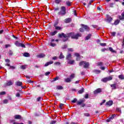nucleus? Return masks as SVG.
<instances>
[{
  "mask_svg": "<svg viewBox=\"0 0 124 124\" xmlns=\"http://www.w3.org/2000/svg\"><path fill=\"white\" fill-rule=\"evenodd\" d=\"M81 36H82V34L79 33L75 34V33L73 32L67 33L66 34L62 33V41L64 42L67 41L69 37H71L72 39H76L77 40V39H78L79 37H81Z\"/></svg>",
  "mask_w": 124,
  "mask_h": 124,
  "instance_id": "1",
  "label": "nucleus"
},
{
  "mask_svg": "<svg viewBox=\"0 0 124 124\" xmlns=\"http://www.w3.org/2000/svg\"><path fill=\"white\" fill-rule=\"evenodd\" d=\"M59 23L60 22L59 18H57L53 25V27H54V29L55 30V31L50 33V35L51 36H54V35H56V34L58 33V31H62V25L60 26H58Z\"/></svg>",
  "mask_w": 124,
  "mask_h": 124,
  "instance_id": "2",
  "label": "nucleus"
},
{
  "mask_svg": "<svg viewBox=\"0 0 124 124\" xmlns=\"http://www.w3.org/2000/svg\"><path fill=\"white\" fill-rule=\"evenodd\" d=\"M55 12L57 13L59 16H62V6L60 7H57L54 9Z\"/></svg>",
  "mask_w": 124,
  "mask_h": 124,
  "instance_id": "3",
  "label": "nucleus"
},
{
  "mask_svg": "<svg viewBox=\"0 0 124 124\" xmlns=\"http://www.w3.org/2000/svg\"><path fill=\"white\" fill-rule=\"evenodd\" d=\"M82 65L83 66L84 68H88L90 65V64H89V62H86V61H81L79 62V66H82Z\"/></svg>",
  "mask_w": 124,
  "mask_h": 124,
  "instance_id": "4",
  "label": "nucleus"
},
{
  "mask_svg": "<svg viewBox=\"0 0 124 124\" xmlns=\"http://www.w3.org/2000/svg\"><path fill=\"white\" fill-rule=\"evenodd\" d=\"M15 44L16 46L17 47H22V48H26V46H25L24 44L19 43L18 41H16Z\"/></svg>",
  "mask_w": 124,
  "mask_h": 124,
  "instance_id": "5",
  "label": "nucleus"
},
{
  "mask_svg": "<svg viewBox=\"0 0 124 124\" xmlns=\"http://www.w3.org/2000/svg\"><path fill=\"white\" fill-rule=\"evenodd\" d=\"M106 17H107V22H108V23H110L112 20H113V18H112V17L109 16V15H106Z\"/></svg>",
  "mask_w": 124,
  "mask_h": 124,
  "instance_id": "6",
  "label": "nucleus"
},
{
  "mask_svg": "<svg viewBox=\"0 0 124 124\" xmlns=\"http://www.w3.org/2000/svg\"><path fill=\"white\" fill-rule=\"evenodd\" d=\"M82 27H83V28L84 29H85V31H90V27H89V26H88L87 25H84V24H81Z\"/></svg>",
  "mask_w": 124,
  "mask_h": 124,
  "instance_id": "7",
  "label": "nucleus"
},
{
  "mask_svg": "<svg viewBox=\"0 0 124 124\" xmlns=\"http://www.w3.org/2000/svg\"><path fill=\"white\" fill-rule=\"evenodd\" d=\"M101 89L98 88L96 90H95L93 93L94 94H96L97 93H101Z\"/></svg>",
  "mask_w": 124,
  "mask_h": 124,
  "instance_id": "8",
  "label": "nucleus"
},
{
  "mask_svg": "<svg viewBox=\"0 0 124 124\" xmlns=\"http://www.w3.org/2000/svg\"><path fill=\"white\" fill-rule=\"evenodd\" d=\"M72 58V55H71V54L69 53L66 56V60H67V61H70V60H71Z\"/></svg>",
  "mask_w": 124,
  "mask_h": 124,
  "instance_id": "9",
  "label": "nucleus"
},
{
  "mask_svg": "<svg viewBox=\"0 0 124 124\" xmlns=\"http://www.w3.org/2000/svg\"><path fill=\"white\" fill-rule=\"evenodd\" d=\"M115 117H116V114H113L110 117H109L107 120V123H109V122H110V121H111V120H113V119H114V118H115Z\"/></svg>",
  "mask_w": 124,
  "mask_h": 124,
  "instance_id": "10",
  "label": "nucleus"
},
{
  "mask_svg": "<svg viewBox=\"0 0 124 124\" xmlns=\"http://www.w3.org/2000/svg\"><path fill=\"white\" fill-rule=\"evenodd\" d=\"M119 18L122 21L124 20V11L122 13L121 16H119Z\"/></svg>",
  "mask_w": 124,
  "mask_h": 124,
  "instance_id": "11",
  "label": "nucleus"
},
{
  "mask_svg": "<svg viewBox=\"0 0 124 124\" xmlns=\"http://www.w3.org/2000/svg\"><path fill=\"white\" fill-rule=\"evenodd\" d=\"M45 56H46L45 54H44V53H41L37 55V58H44Z\"/></svg>",
  "mask_w": 124,
  "mask_h": 124,
  "instance_id": "12",
  "label": "nucleus"
},
{
  "mask_svg": "<svg viewBox=\"0 0 124 124\" xmlns=\"http://www.w3.org/2000/svg\"><path fill=\"white\" fill-rule=\"evenodd\" d=\"M64 23H70V22H71V18H66L64 20Z\"/></svg>",
  "mask_w": 124,
  "mask_h": 124,
  "instance_id": "13",
  "label": "nucleus"
},
{
  "mask_svg": "<svg viewBox=\"0 0 124 124\" xmlns=\"http://www.w3.org/2000/svg\"><path fill=\"white\" fill-rule=\"evenodd\" d=\"M71 81H72V79L70 78L64 79V81L66 82V83H70Z\"/></svg>",
  "mask_w": 124,
  "mask_h": 124,
  "instance_id": "14",
  "label": "nucleus"
},
{
  "mask_svg": "<svg viewBox=\"0 0 124 124\" xmlns=\"http://www.w3.org/2000/svg\"><path fill=\"white\" fill-rule=\"evenodd\" d=\"M66 14V9L65 7L62 6V15H65Z\"/></svg>",
  "mask_w": 124,
  "mask_h": 124,
  "instance_id": "15",
  "label": "nucleus"
},
{
  "mask_svg": "<svg viewBox=\"0 0 124 124\" xmlns=\"http://www.w3.org/2000/svg\"><path fill=\"white\" fill-rule=\"evenodd\" d=\"M85 102V99L80 100L79 101H78V105H81V104H83V103Z\"/></svg>",
  "mask_w": 124,
  "mask_h": 124,
  "instance_id": "16",
  "label": "nucleus"
},
{
  "mask_svg": "<svg viewBox=\"0 0 124 124\" xmlns=\"http://www.w3.org/2000/svg\"><path fill=\"white\" fill-rule=\"evenodd\" d=\"M67 62L69 64H73L74 62H75V61L70 60L67 61Z\"/></svg>",
  "mask_w": 124,
  "mask_h": 124,
  "instance_id": "17",
  "label": "nucleus"
},
{
  "mask_svg": "<svg viewBox=\"0 0 124 124\" xmlns=\"http://www.w3.org/2000/svg\"><path fill=\"white\" fill-rule=\"evenodd\" d=\"M15 119H16V120H20L22 119V117L20 115H15Z\"/></svg>",
  "mask_w": 124,
  "mask_h": 124,
  "instance_id": "18",
  "label": "nucleus"
},
{
  "mask_svg": "<svg viewBox=\"0 0 124 124\" xmlns=\"http://www.w3.org/2000/svg\"><path fill=\"white\" fill-rule=\"evenodd\" d=\"M106 105H109V106H111L113 105V101H109L108 102H106Z\"/></svg>",
  "mask_w": 124,
  "mask_h": 124,
  "instance_id": "19",
  "label": "nucleus"
},
{
  "mask_svg": "<svg viewBox=\"0 0 124 124\" xmlns=\"http://www.w3.org/2000/svg\"><path fill=\"white\" fill-rule=\"evenodd\" d=\"M53 63H54V62L53 61L48 62L47 63H45V66H48V65L50 64H52Z\"/></svg>",
  "mask_w": 124,
  "mask_h": 124,
  "instance_id": "20",
  "label": "nucleus"
},
{
  "mask_svg": "<svg viewBox=\"0 0 124 124\" xmlns=\"http://www.w3.org/2000/svg\"><path fill=\"white\" fill-rule=\"evenodd\" d=\"M16 85L18 87H21V86H23V82H22L21 81H17L16 82Z\"/></svg>",
  "mask_w": 124,
  "mask_h": 124,
  "instance_id": "21",
  "label": "nucleus"
},
{
  "mask_svg": "<svg viewBox=\"0 0 124 124\" xmlns=\"http://www.w3.org/2000/svg\"><path fill=\"white\" fill-rule=\"evenodd\" d=\"M57 37L59 39H60L61 38H62V33H59L57 35Z\"/></svg>",
  "mask_w": 124,
  "mask_h": 124,
  "instance_id": "22",
  "label": "nucleus"
},
{
  "mask_svg": "<svg viewBox=\"0 0 124 124\" xmlns=\"http://www.w3.org/2000/svg\"><path fill=\"white\" fill-rule=\"evenodd\" d=\"M110 87H111L112 90H116V89H117V86H116V84H111L110 85Z\"/></svg>",
  "mask_w": 124,
  "mask_h": 124,
  "instance_id": "23",
  "label": "nucleus"
},
{
  "mask_svg": "<svg viewBox=\"0 0 124 124\" xmlns=\"http://www.w3.org/2000/svg\"><path fill=\"white\" fill-rule=\"evenodd\" d=\"M61 79V78L59 76H57L56 78H53V80H52V82H55V81H57V80H60Z\"/></svg>",
  "mask_w": 124,
  "mask_h": 124,
  "instance_id": "24",
  "label": "nucleus"
},
{
  "mask_svg": "<svg viewBox=\"0 0 124 124\" xmlns=\"http://www.w3.org/2000/svg\"><path fill=\"white\" fill-rule=\"evenodd\" d=\"M84 92H85V89L83 88H82L80 90L78 91V93H79V94L83 93Z\"/></svg>",
  "mask_w": 124,
  "mask_h": 124,
  "instance_id": "25",
  "label": "nucleus"
},
{
  "mask_svg": "<svg viewBox=\"0 0 124 124\" xmlns=\"http://www.w3.org/2000/svg\"><path fill=\"white\" fill-rule=\"evenodd\" d=\"M23 56H24V57H26V58H28V57H30V53H29L28 52H25L24 53Z\"/></svg>",
  "mask_w": 124,
  "mask_h": 124,
  "instance_id": "26",
  "label": "nucleus"
},
{
  "mask_svg": "<svg viewBox=\"0 0 124 124\" xmlns=\"http://www.w3.org/2000/svg\"><path fill=\"white\" fill-rule=\"evenodd\" d=\"M92 36V34H88V36H87L86 37H85V40H89V39H91V37Z\"/></svg>",
  "mask_w": 124,
  "mask_h": 124,
  "instance_id": "27",
  "label": "nucleus"
},
{
  "mask_svg": "<svg viewBox=\"0 0 124 124\" xmlns=\"http://www.w3.org/2000/svg\"><path fill=\"white\" fill-rule=\"evenodd\" d=\"M11 85H13V83L11 81H9L6 83V86H11Z\"/></svg>",
  "mask_w": 124,
  "mask_h": 124,
  "instance_id": "28",
  "label": "nucleus"
},
{
  "mask_svg": "<svg viewBox=\"0 0 124 124\" xmlns=\"http://www.w3.org/2000/svg\"><path fill=\"white\" fill-rule=\"evenodd\" d=\"M27 65H22L21 66H20V68L21 69H25L26 68H27Z\"/></svg>",
  "mask_w": 124,
  "mask_h": 124,
  "instance_id": "29",
  "label": "nucleus"
},
{
  "mask_svg": "<svg viewBox=\"0 0 124 124\" xmlns=\"http://www.w3.org/2000/svg\"><path fill=\"white\" fill-rule=\"evenodd\" d=\"M62 2V0H55V3H56V4H60Z\"/></svg>",
  "mask_w": 124,
  "mask_h": 124,
  "instance_id": "30",
  "label": "nucleus"
},
{
  "mask_svg": "<svg viewBox=\"0 0 124 124\" xmlns=\"http://www.w3.org/2000/svg\"><path fill=\"white\" fill-rule=\"evenodd\" d=\"M56 90H62V86L61 85L56 86Z\"/></svg>",
  "mask_w": 124,
  "mask_h": 124,
  "instance_id": "31",
  "label": "nucleus"
},
{
  "mask_svg": "<svg viewBox=\"0 0 124 124\" xmlns=\"http://www.w3.org/2000/svg\"><path fill=\"white\" fill-rule=\"evenodd\" d=\"M70 78L72 80L74 78H75V74H72L70 76Z\"/></svg>",
  "mask_w": 124,
  "mask_h": 124,
  "instance_id": "32",
  "label": "nucleus"
},
{
  "mask_svg": "<svg viewBox=\"0 0 124 124\" xmlns=\"http://www.w3.org/2000/svg\"><path fill=\"white\" fill-rule=\"evenodd\" d=\"M108 49L109 51H110V52H111L112 53H116V51L114 50V49H113V48L109 47Z\"/></svg>",
  "mask_w": 124,
  "mask_h": 124,
  "instance_id": "33",
  "label": "nucleus"
},
{
  "mask_svg": "<svg viewBox=\"0 0 124 124\" xmlns=\"http://www.w3.org/2000/svg\"><path fill=\"white\" fill-rule=\"evenodd\" d=\"M120 23V20H116L114 23H113L114 25H117Z\"/></svg>",
  "mask_w": 124,
  "mask_h": 124,
  "instance_id": "34",
  "label": "nucleus"
},
{
  "mask_svg": "<svg viewBox=\"0 0 124 124\" xmlns=\"http://www.w3.org/2000/svg\"><path fill=\"white\" fill-rule=\"evenodd\" d=\"M101 81H102V82H104V83H106V82H107L108 79H107V78H105L103 79H102Z\"/></svg>",
  "mask_w": 124,
  "mask_h": 124,
  "instance_id": "35",
  "label": "nucleus"
},
{
  "mask_svg": "<svg viewBox=\"0 0 124 124\" xmlns=\"http://www.w3.org/2000/svg\"><path fill=\"white\" fill-rule=\"evenodd\" d=\"M119 79H121V80L124 79V76L123 75H121L119 76Z\"/></svg>",
  "mask_w": 124,
  "mask_h": 124,
  "instance_id": "36",
  "label": "nucleus"
},
{
  "mask_svg": "<svg viewBox=\"0 0 124 124\" xmlns=\"http://www.w3.org/2000/svg\"><path fill=\"white\" fill-rule=\"evenodd\" d=\"M8 54L9 56H12V55H13V51H12V50H9Z\"/></svg>",
  "mask_w": 124,
  "mask_h": 124,
  "instance_id": "37",
  "label": "nucleus"
},
{
  "mask_svg": "<svg viewBox=\"0 0 124 124\" xmlns=\"http://www.w3.org/2000/svg\"><path fill=\"white\" fill-rule=\"evenodd\" d=\"M4 94H6V92L4 91L0 92V95H4Z\"/></svg>",
  "mask_w": 124,
  "mask_h": 124,
  "instance_id": "38",
  "label": "nucleus"
},
{
  "mask_svg": "<svg viewBox=\"0 0 124 124\" xmlns=\"http://www.w3.org/2000/svg\"><path fill=\"white\" fill-rule=\"evenodd\" d=\"M107 79L108 80V81H111V80H112V79H113V78L112 77H108L107 78Z\"/></svg>",
  "mask_w": 124,
  "mask_h": 124,
  "instance_id": "39",
  "label": "nucleus"
},
{
  "mask_svg": "<svg viewBox=\"0 0 124 124\" xmlns=\"http://www.w3.org/2000/svg\"><path fill=\"white\" fill-rule=\"evenodd\" d=\"M94 72H95V73H96V74H98V73H100V71L98 70H94Z\"/></svg>",
  "mask_w": 124,
  "mask_h": 124,
  "instance_id": "40",
  "label": "nucleus"
},
{
  "mask_svg": "<svg viewBox=\"0 0 124 124\" xmlns=\"http://www.w3.org/2000/svg\"><path fill=\"white\" fill-rule=\"evenodd\" d=\"M84 116L85 117H90V116L91 115H90L89 113H84Z\"/></svg>",
  "mask_w": 124,
  "mask_h": 124,
  "instance_id": "41",
  "label": "nucleus"
},
{
  "mask_svg": "<svg viewBox=\"0 0 124 124\" xmlns=\"http://www.w3.org/2000/svg\"><path fill=\"white\" fill-rule=\"evenodd\" d=\"M100 45L101 46H106L107 44H106V43H100Z\"/></svg>",
  "mask_w": 124,
  "mask_h": 124,
  "instance_id": "42",
  "label": "nucleus"
},
{
  "mask_svg": "<svg viewBox=\"0 0 124 124\" xmlns=\"http://www.w3.org/2000/svg\"><path fill=\"white\" fill-rule=\"evenodd\" d=\"M50 45H51V46H52V47H55V46H56L57 45L56 44H54V43L51 42Z\"/></svg>",
  "mask_w": 124,
  "mask_h": 124,
  "instance_id": "43",
  "label": "nucleus"
},
{
  "mask_svg": "<svg viewBox=\"0 0 124 124\" xmlns=\"http://www.w3.org/2000/svg\"><path fill=\"white\" fill-rule=\"evenodd\" d=\"M116 111H117V112H120V113H122V110H121L120 108H116Z\"/></svg>",
  "mask_w": 124,
  "mask_h": 124,
  "instance_id": "44",
  "label": "nucleus"
},
{
  "mask_svg": "<svg viewBox=\"0 0 124 124\" xmlns=\"http://www.w3.org/2000/svg\"><path fill=\"white\" fill-rule=\"evenodd\" d=\"M15 68H16L15 66H10V68H9V69H15Z\"/></svg>",
  "mask_w": 124,
  "mask_h": 124,
  "instance_id": "45",
  "label": "nucleus"
},
{
  "mask_svg": "<svg viewBox=\"0 0 124 124\" xmlns=\"http://www.w3.org/2000/svg\"><path fill=\"white\" fill-rule=\"evenodd\" d=\"M8 47H11V45L9 44L5 45V47L7 49Z\"/></svg>",
  "mask_w": 124,
  "mask_h": 124,
  "instance_id": "46",
  "label": "nucleus"
},
{
  "mask_svg": "<svg viewBox=\"0 0 124 124\" xmlns=\"http://www.w3.org/2000/svg\"><path fill=\"white\" fill-rule=\"evenodd\" d=\"M77 101V98H74L73 100H72V103H75Z\"/></svg>",
  "mask_w": 124,
  "mask_h": 124,
  "instance_id": "47",
  "label": "nucleus"
},
{
  "mask_svg": "<svg viewBox=\"0 0 124 124\" xmlns=\"http://www.w3.org/2000/svg\"><path fill=\"white\" fill-rule=\"evenodd\" d=\"M20 95L21 94L19 93H16V97H20Z\"/></svg>",
  "mask_w": 124,
  "mask_h": 124,
  "instance_id": "48",
  "label": "nucleus"
},
{
  "mask_svg": "<svg viewBox=\"0 0 124 124\" xmlns=\"http://www.w3.org/2000/svg\"><path fill=\"white\" fill-rule=\"evenodd\" d=\"M66 4L68 5V6H70L71 5L70 2H69V1H66Z\"/></svg>",
  "mask_w": 124,
  "mask_h": 124,
  "instance_id": "49",
  "label": "nucleus"
},
{
  "mask_svg": "<svg viewBox=\"0 0 124 124\" xmlns=\"http://www.w3.org/2000/svg\"><path fill=\"white\" fill-rule=\"evenodd\" d=\"M51 73L50 72H47L45 74V75L46 76H48V75H49Z\"/></svg>",
  "mask_w": 124,
  "mask_h": 124,
  "instance_id": "50",
  "label": "nucleus"
},
{
  "mask_svg": "<svg viewBox=\"0 0 124 124\" xmlns=\"http://www.w3.org/2000/svg\"><path fill=\"white\" fill-rule=\"evenodd\" d=\"M55 65H60L61 64V62H55L54 63Z\"/></svg>",
  "mask_w": 124,
  "mask_h": 124,
  "instance_id": "51",
  "label": "nucleus"
},
{
  "mask_svg": "<svg viewBox=\"0 0 124 124\" xmlns=\"http://www.w3.org/2000/svg\"><path fill=\"white\" fill-rule=\"evenodd\" d=\"M59 59H60V60H62V53H61L60 54V55L59 57Z\"/></svg>",
  "mask_w": 124,
  "mask_h": 124,
  "instance_id": "52",
  "label": "nucleus"
},
{
  "mask_svg": "<svg viewBox=\"0 0 124 124\" xmlns=\"http://www.w3.org/2000/svg\"><path fill=\"white\" fill-rule=\"evenodd\" d=\"M68 50L69 51V52H73V48H68Z\"/></svg>",
  "mask_w": 124,
  "mask_h": 124,
  "instance_id": "53",
  "label": "nucleus"
},
{
  "mask_svg": "<svg viewBox=\"0 0 124 124\" xmlns=\"http://www.w3.org/2000/svg\"><path fill=\"white\" fill-rule=\"evenodd\" d=\"M75 56H76L77 58H79V57H80V55L79 54V53H75Z\"/></svg>",
  "mask_w": 124,
  "mask_h": 124,
  "instance_id": "54",
  "label": "nucleus"
},
{
  "mask_svg": "<svg viewBox=\"0 0 124 124\" xmlns=\"http://www.w3.org/2000/svg\"><path fill=\"white\" fill-rule=\"evenodd\" d=\"M42 97H39L36 99L37 101L39 102L40 101Z\"/></svg>",
  "mask_w": 124,
  "mask_h": 124,
  "instance_id": "55",
  "label": "nucleus"
},
{
  "mask_svg": "<svg viewBox=\"0 0 124 124\" xmlns=\"http://www.w3.org/2000/svg\"><path fill=\"white\" fill-rule=\"evenodd\" d=\"M26 83H33V81H31V80H27Z\"/></svg>",
  "mask_w": 124,
  "mask_h": 124,
  "instance_id": "56",
  "label": "nucleus"
},
{
  "mask_svg": "<svg viewBox=\"0 0 124 124\" xmlns=\"http://www.w3.org/2000/svg\"><path fill=\"white\" fill-rule=\"evenodd\" d=\"M79 31H80L81 32H84V29L81 28L79 29Z\"/></svg>",
  "mask_w": 124,
  "mask_h": 124,
  "instance_id": "57",
  "label": "nucleus"
},
{
  "mask_svg": "<svg viewBox=\"0 0 124 124\" xmlns=\"http://www.w3.org/2000/svg\"><path fill=\"white\" fill-rule=\"evenodd\" d=\"M111 35L112 36H115L116 35V32H111Z\"/></svg>",
  "mask_w": 124,
  "mask_h": 124,
  "instance_id": "58",
  "label": "nucleus"
},
{
  "mask_svg": "<svg viewBox=\"0 0 124 124\" xmlns=\"http://www.w3.org/2000/svg\"><path fill=\"white\" fill-rule=\"evenodd\" d=\"M59 108L62 110V104H60V105L59 106Z\"/></svg>",
  "mask_w": 124,
  "mask_h": 124,
  "instance_id": "59",
  "label": "nucleus"
},
{
  "mask_svg": "<svg viewBox=\"0 0 124 124\" xmlns=\"http://www.w3.org/2000/svg\"><path fill=\"white\" fill-rule=\"evenodd\" d=\"M57 123V121H52L50 123V124H55Z\"/></svg>",
  "mask_w": 124,
  "mask_h": 124,
  "instance_id": "60",
  "label": "nucleus"
},
{
  "mask_svg": "<svg viewBox=\"0 0 124 124\" xmlns=\"http://www.w3.org/2000/svg\"><path fill=\"white\" fill-rule=\"evenodd\" d=\"M103 63L102 62H98V65H99V66H102Z\"/></svg>",
  "mask_w": 124,
  "mask_h": 124,
  "instance_id": "61",
  "label": "nucleus"
},
{
  "mask_svg": "<svg viewBox=\"0 0 124 124\" xmlns=\"http://www.w3.org/2000/svg\"><path fill=\"white\" fill-rule=\"evenodd\" d=\"M8 102V100L7 99L4 100L3 103L6 104Z\"/></svg>",
  "mask_w": 124,
  "mask_h": 124,
  "instance_id": "62",
  "label": "nucleus"
},
{
  "mask_svg": "<svg viewBox=\"0 0 124 124\" xmlns=\"http://www.w3.org/2000/svg\"><path fill=\"white\" fill-rule=\"evenodd\" d=\"M5 62H8V63H9V62H10V60L9 59H6V60H5Z\"/></svg>",
  "mask_w": 124,
  "mask_h": 124,
  "instance_id": "63",
  "label": "nucleus"
},
{
  "mask_svg": "<svg viewBox=\"0 0 124 124\" xmlns=\"http://www.w3.org/2000/svg\"><path fill=\"white\" fill-rule=\"evenodd\" d=\"M57 59H58V57H57V56H54L52 58V60H57Z\"/></svg>",
  "mask_w": 124,
  "mask_h": 124,
  "instance_id": "64",
  "label": "nucleus"
}]
</instances>
